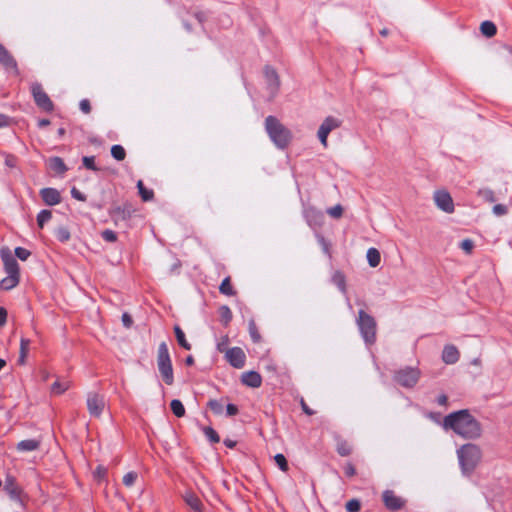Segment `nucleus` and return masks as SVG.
I'll list each match as a JSON object with an SVG mask.
<instances>
[{
    "label": "nucleus",
    "instance_id": "f257e3e1",
    "mask_svg": "<svg viewBox=\"0 0 512 512\" xmlns=\"http://www.w3.org/2000/svg\"><path fill=\"white\" fill-rule=\"evenodd\" d=\"M443 425L445 429H451L465 439H477L482 434L480 423L468 410H460L447 415Z\"/></svg>",
    "mask_w": 512,
    "mask_h": 512
},
{
    "label": "nucleus",
    "instance_id": "f03ea898",
    "mask_svg": "<svg viewBox=\"0 0 512 512\" xmlns=\"http://www.w3.org/2000/svg\"><path fill=\"white\" fill-rule=\"evenodd\" d=\"M0 256L7 273V277L2 279L0 286L4 290H11L19 283V265L8 247L1 248Z\"/></svg>",
    "mask_w": 512,
    "mask_h": 512
},
{
    "label": "nucleus",
    "instance_id": "7ed1b4c3",
    "mask_svg": "<svg viewBox=\"0 0 512 512\" xmlns=\"http://www.w3.org/2000/svg\"><path fill=\"white\" fill-rule=\"evenodd\" d=\"M265 129L277 148L284 149L289 145L292 134L276 117L268 116L265 119Z\"/></svg>",
    "mask_w": 512,
    "mask_h": 512
},
{
    "label": "nucleus",
    "instance_id": "20e7f679",
    "mask_svg": "<svg viewBox=\"0 0 512 512\" xmlns=\"http://www.w3.org/2000/svg\"><path fill=\"white\" fill-rule=\"evenodd\" d=\"M460 467L464 474H470L479 464L482 452L479 446L473 443L462 445L457 450Z\"/></svg>",
    "mask_w": 512,
    "mask_h": 512
},
{
    "label": "nucleus",
    "instance_id": "39448f33",
    "mask_svg": "<svg viewBox=\"0 0 512 512\" xmlns=\"http://www.w3.org/2000/svg\"><path fill=\"white\" fill-rule=\"evenodd\" d=\"M157 365L163 381L167 385H172L174 381L173 368L165 342H162L158 347Z\"/></svg>",
    "mask_w": 512,
    "mask_h": 512
},
{
    "label": "nucleus",
    "instance_id": "423d86ee",
    "mask_svg": "<svg viewBox=\"0 0 512 512\" xmlns=\"http://www.w3.org/2000/svg\"><path fill=\"white\" fill-rule=\"evenodd\" d=\"M357 325L367 344H373L376 340V321L364 310L358 312Z\"/></svg>",
    "mask_w": 512,
    "mask_h": 512
},
{
    "label": "nucleus",
    "instance_id": "0eeeda50",
    "mask_svg": "<svg viewBox=\"0 0 512 512\" xmlns=\"http://www.w3.org/2000/svg\"><path fill=\"white\" fill-rule=\"evenodd\" d=\"M420 375L421 373L417 368L406 367L398 370L394 375V379L399 385L405 388H412L417 384Z\"/></svg>",
    "mask_w": 512,
    "mask_h": 512
},
{
    "label": "nucleus",
    "instance_id": "6e6552de",
    "mask_svg": "<svg viewBox=\"0 0 512 512\" xmlns=\"http://www.w3.org/2000/svg\"><path fill=\"white\" fill-rule=\"evenodd\" d=\"M31 91L36 104L45 111H51L53 109V103L49 96L45 93L42 86L38 83H34L31 86Z\"/></svg>",
    "mask_w": 512,
    "mask_h": 512
},
{
    "label": "nucleus",
    "instance_id": "1a4fd4ad",
    "mask_svg": "<svg viewBox=\"0 0 512 512\" xmlns=\"http://www.w3.org/2000/svg\"><path fill=\"white\" fill-rule=\"evenodd\" d=\"M105 408V399L97 393H89L87 396V409L91 416L100 417Z\"/></svg>",
    "mask_w": 512,
    "mask_h": 512
},
{
    "label": "nucleus",
    "instance_id": "9d476101",
    "mask_svg": "<svg viewBox=\"0 0 512 512\" xmlns=\"http://www.w3.org/2000/svg\"><path fill=\"white\" fill-rule=\"evenodd\" d=\"M434 201L436 206L446 212L452 213L454 211V203L451 195L445 190H438L434 193Z\"/></svg>",
    "mask_w": 512,
    "mask_h": 512
},
{
    "label": "nucleus",
    "instance_id": "9b49d317",
    "mask_svg": "<svg viewBox=\"0 0 512 512\" xmlns=\"http://www.w3.org/2000/svg\"><path fill=\"white\" fill-rule=\"evenodd\" d=\"M225 357L227 361L235 368H242L245 365L246 355L240 347L226 349Z\"/></svg>",
    "mask_w": 512,
    "mask_h": 512
},
{
    "label": "nucleus",
    "instance_id": "f8f14e48",
    "mask_svg": "<svg viewBox=\"0 0 512 512\" xmlns=\"http://www.w3.org/2000/svg\"><path fill=\"white\" fill-rule=\"evenodd\" d=\"M264 76L269 91L271 92L272 95H275L280 86V79L276 70L270 66H266L264 68Z\"/></svg>",
    "mask_w": 512,
    "mask_h": 512
},
{
    "label": "nucleus",
    "instance_id": "ddd939ff",
    "mask_svg": "<svg viewBox=\"0 0 512 512\" xmlns=\"http://www.w3.org/2000/svg\"><path fill=\"white\" fill-rule=\"evenodd\" d=\"M4 491L10 496L13 500H20L21 489L16 483L14 477L8 475L4 482Z\"/></svg>",
    "mask_w": 512,
    "mask_h": 512
},
{
    "label": "nucleus",
    "instance_id": "4468645a",
    "mask_svg": "<svg viewBox=\"0 0 512 512\" xmlns=\"http://www.w3.org/2000/svg\"><path fill=\"white\" fill-rule=\"evenodd\" d=\"M383 501L385 506L390 510H398L404 504L403 500L396 496L391 490H386L383 492Z\"/></svg>",
    "mask_w": 512,
    "mask_h": 512
},
{
    "label": "nucleus",
    "instance_id": "2eb2a0df",
    "mask_svg": "<svg viewBox=\"0 0 512 512\" xmlns=\"http://www.w3.org/2000/svg\"><path fill=\"white\" fill-rule=\"evenodd\" d=\"M40 195L45 204L53 206L61 201V196L58 190L54 188H43L40 190Z\"/></svg>",
    "mask_w": 512,
    "mask_h": 512
},
{
    "label": "nucleus",
    "instance_id": "dca6fc26",
    "mask_svg": "<svg viewBox=\"0 0 512 512\" xmlns=\"http://www.w3.org/2000/svg\"><path fill=\"white\" fill-rule=\"evenodd\" d=\"M0 63L7 70H12L17 73V63L10 52L0 44Z\"/></svg>",
    "mask_w": 512,
    "mask_h": 512
},
{
    "label": "nucleus",
    "instance_id": "f3484780",
    "mask_svg": "<svg viewBox=\"0 0 512 512\" xmlns=\"http://www.w3.org/2000/svg\"><path fill=\"white\" fill-rule=\"evenodd\" d=\"M241 380L243 384L252 388H258L262 383L261 375L255 371L243 373Z\"/></svg>",
    "mask_w": 512,
    "mask_h": 512
},
{
    "label": "nucleus",
    "instance_id": "a211bd4d",
    "mask_svg": "<svg viewBox=\"0 0 512 512\" xmlns=\"http://www.w3.org/2000/svg\"><path fill=\"white\" fill-rule=\"evenodd\" d=\"M40 445L41 439H26L20 441L17 444L16 449L19 452H32L38 450Z\"/></svg>",
    "mask_w": 512,
    "mask_h": 512
},
{
    "label": "nucleus",
    "instance_id": "6ab92c4d",
    "mask_svg": "<svg viewBox=\"0 0 512 512\" xmlns=\"http://www.w3.org/2000/svg\"><path fill=\"white\" fill-rule=\"evenodd\" d=\"M183 499L194 512H203L202 502L194 493L186 492Z\"/></svg>",
    "mask_w": 512,
    "mask_h": 512
},
{
    "label": "nucleus",
    "instance_id": "aec40b11",
    "mask_svg": "<svg viewBox=\"0 0 512 512\" xmlns=\"http://www.w3.org/2000/svg\"><path fill=\"white\" fill-rule=\"evenodd\" d=\"M459 352L454 346H446L442 353V359L447 364H454L458 361Z\"/></svg>",
    "mask_w": 512,
    "mask_h": 512
},
{
    "label": "nucleus",
    "instance_id": "412c9836",
    "mask_svg": "<svg viewBox=\"0 0 512 512\" xmlns=\"http://www.w3.org/2000/svg\"><path fill=\"white\" fill-rule=\"evenodd\" d=\"M340 125L341 121L339 119L332 116H328L327 118H325V120L322 122L319 128L330 133L334 129L340 127Z\"/></svg>",
    "mask_w": 512,
    "mask_h": 512
},
{
    "label": "nucleus",
    "instance_id": "4be33fe9",
    "mask_svg": "<svg viewBox=\"0 0 512 512\" xmlns=\"http://www.w3.org/2000/svg\"><path fill=\"white\" fill-rule=\"evenodd\" d=\"M332 282L339 288V290L343 293H347L346 288V278L345 275L341 271H335L332 276Z\"/></svg>",
    "mask_w": 512,
    "mask_h": 512
},
{
    "label": "nucleus",
    "instance_id": "5701e85b",
    "mask_svg": "<svg viewBox=\"0 0 512 512\" xmlns=\"http://www.w3.org/2000/svg\"><path fill=\"white\" fill-rule=\"evenodd\" d=\"M49 166L50 168L59 174H63L67 171V167L64 163V161L60 157H53L49 160Z\"/></svg>",
    "mask_w": 512,
    "mask_h": 512
},
{
    "label": "nucleus",
    "instance_id": "b1692460",
    "mask_svg": "<svg viewBox=\"0 0 512 512\" xmlns=\"http://www.w3.org/2000/svg\"><path fill=\"white\" fill-rule=\"evenodd\" d=\"M366 257L371 267L375 268L380 264L381 255L376 248H369Z\"/></svg>",
    "mask_w": 512,
    "mask_h": 512
},
{
    "label": "nucleus",
    "instance_id": "393cba45",
    "mask_svg": "<svg viewBox=\"0 0 512 512\" xmlns=\"http://www.w3.org/2000/svg\"><path fill=\"white\" fill-rule=\"evenodd\" d=\"M480 30L481 33L486 37H493L497 32L495 24L491 21L482 22L480 25Z\"/></svg>",
    "mask_w": 512,
    "mask_h": 512
},
{
    "label": "nucleus",
    "instance_id": "a878e982",
    "mask_svg": "<svg viewBox=\"0 0 512 512\" xmlns=\"http://www.w3.org/2000/svg\"><path fill=\"white\" fill-rule=\"evenodd\" d=\"M174 331H175V336H176V339H177V342L178 344L183 347L184 349L186 350H190L191 349V345L188 343V341L186 340L185 338V334L184 332L181 330V328L179 326H175L174 328Z\"/></svg>",
    "mask_w": 512,
    "mask_h": 512
},
{
    "label": "nucleus",
    "instance_id": "bb28decb",
    "mask_svg": "<svg viewBox=\"0 0 512 512\" xmlns=\"http://www.w3.org/2000/svg\"><path fill=\"white\" fill-rule=\"evenodd\" d=\"M70 387L69 381H55L51 387V392L55 395H60L68 390Z\"/></svg>",
    "mask_w": 512,
    "mask_h": 512
},
{
    "label": "nucleus",
    "instance_id": "cd10ccee",
    "mask_svg": "<svg viewBox=\"0 0 512 512\" xmlns=\"http://www.w3.org/2000/svg\"><path fill=\"white\" fill-rule=\"evenodd\" d=\"M171 410L176 417H183L185 415V408L182 402L178 399H174L170 403Z\"/></svg>",
    "mask_w": 512,
    "mask_h": 512
},
{
    "label": "nucleus",
    "instance_id": "c85d7f7f",
    "mask_svg": "<svg viewBox=\"0 0 512 512\" xmlns=\"http://www.w3.org/2000/svg\"><path fill=\"white\" fill-rule=\"evenodd\" d=\"M219 290L222 294L224 295H227V296H232L235 294L233 288H232V285L230 283V278L229 277H226L222 283L220 284V287H219Z\"/></svg>",
    "mask_w": 512,
    "mask_h": 512
},
{
    "label": "nucleus",
    "instance_id": "c756f323",
    "mask_svg": "<svg viewBox=\"0 0 512 512\" xmlns=\"http://www.w3.org/2000/svg\"><path fill=\"white\" fill-rule=\"evenodd\" d=\"M137 188L139 190V194L141 195L144 201H149L153 198V191L146 189L141 180L138 181Z\"/></svg>",
    "mask_w": 512,
    "mask_h": 512
},
{
    "label": "nucleus",
    "instance_id": "7c9ffc66",
    "mask_svg": "<svg viewBox=\"0 0 512 512\" xmlns=\"http://www.w3.org/2000/svg\"><path fill=\"white\" fill-rule=\"evenodd\" d=\"M111 155L118 161L124 160L126 156L125 149L121 145H113L111 148Z\"/></svg>",
    "mask_w": 512,
    "mask_h": 512
},
{
    "label": "nucleus",
    "instance_id": "2f4dec72",
    "mask_svg": "<svg viewBox=\"0 0 512 512\" xmlns=\"http://www.w3.org/2000/svg\"><path fill=\"white\" fill-rule=\"evenodd\" d=\"M52 217L50 210H41L37 215V223L40 228H43L44 224L48 222Z\"/></svg>",
    "mask_w": 512,
    "mask_h": 512
},
{
    "label": "nucleus",
    "instance_id": "473e14b6",
    "mask_svg": "<svg viewBox=\"0 0 512 512\" xmlns=\"http://www.w3.org/2000/svg\"><path fill=\"white\" fill-rule=\"evenodd\" d=\"M221 321L227 325L232 319V312L228 306H222L219 310Z\"/></svg>",
    "mask_w": 512,
    "mask_h": 512
},
{
    "label": "nucleus",
    "instance_id": "72a5a7b5",
    "mask_svg": "<svg viewBox=\"0 0 512 512\" xmlns=\"http://www.w3.org/2000/svg\"><path fill=\"white\" fill-rule=\"evenodd\" d=\"M55 235L61 242H66L70 239V232L66 227H58L55 231Z\"/></svg>",
    "mask_w": 512,
    "mask_h": 512
},
{
    "label": "nucleus",
    "instance_id": "f704fd0d",
    "mask_svg": "<svg viewBox=\"0 0 512 512\" xmlns=\"http://www.w3.org/2000/svg\"><path fill=\"white\" fill-rule=\"evenodd\" d=\"M337 452L341 455V456H348L349 454H351L352 452V448L350 446V444L346 441H340L338 444H337Z\"/></svg>",
    "mask_w": 512,
    "mask_h": 512
},
{
    "label": "nucleus",
    "instance_id": "c9c22d12",
    "mask_svg": "<svg viewBox=\"0 0 512 512\" xmlns=\"http://www.w3.org/2000/svg\"><path fill=\"white\" fill-rule=\"evenodd\" d=\"M205 436L212 442V443H218L220 441V438L217 434V432L211 428V427H205L203 429Z\"/></svg>",
    "mask_w": 512,
    "mask_h": 512
},
{
    "label": "nucleus",
    "instance_id": "e433bc0d",
    "mask_svg": "<svg viewBox=\"0 0 512 512\" xmlns=\"http://www.w3.org/2000/svg\"><path fill=\"white\" fill-rule=\"evenodd\" d=\"M138 475L136 472H128L127 474L124 475L123 477V484L127 487H131L134 485L136 479H137Z\"/></svg>",
    "mask_w": 512,
    "mask_h": 512
},
{
    "label": "nucleus",
    "instance_id": "4c0bfd02",
    "mask_svg": "<svg viewBox=\"0 0 512 512\" xmlns=\"http://www.w3.org/2000/svg\"><path fill=\"white\" fill-rule=\"evenodd\" d=\"M248 329H249V333H250L252 340L254 342H258L260 340V334L257 330L254 320L249 321Z\"/></svg>",
    "mask_w": 512,
    "mask_h": 512
},
{
    "label": "nucleus",
    "instance_id": "58836bf2",
    "mask_svg": "<svg viewBox=\"0 0 512 512\" xmlns=\"http://www.w3.org/2000/svg\"><path fill=\"white\" fill-rule=\"evenodd\" d=\"M274 460L276 462V464L278 465V467L282 470V471H287L288 470V463H287V460L285 458V456L283 454H276L275 457H274Z\"/></svg>",
    "mask_w": 512,
    "mask_h": 512
},
{
    "label": "nucleus",
    "instance_id": "ea45409f",
    "mask_svg": "<svg viewBox=\"0 0 512 512\" xmlns=\"http://www.w3.org/2000/svg\"><path fill=\"white\" fill-rule=\"evenodd\" d=\"M361 504L357 499H351L346 503L347 512H359Z\"/></svg>",
    "mask_w": 512,
    "mask_h": 512
},
{
    "label": "nucleus",
    "instance_id": "a19ab883",
    "mask_svg": "<svg viewBox=\"0 0 512 512\" xmlns=\"http://www.w3.org/2000/svg\"><path fill=\"white\" fill-rule=\"evenodd\" d=\"M208 406L215 414H221L223 412V405L218 400H210Z\"/></svg>",
    "mask_w": 512,
    "mask_h": 512
},
{
    "label": "nucleus",
    "instance_id": "79ce46f5",
    "mask_svg": "<svg viewBox=\"0 0 512 512\" xmlns=\"http://www.w3.org/2000/svg\"><path fill=\"white\" fill-rule=\"evenodd\" d=\"M327 213L333 218H340L343 214L341 205H335L327 210Z\"/></svg>",
    "mask_w": 512,
    "mask_h": 512
},
{
    "label": "nucleus",
    "instance_id": "37998d69",
    "mask_svg": "<svg viewBox=\"0 0 512 512\" xmlns=\"http://www.w3.org/2000/svg\"><path fill=\"white\" fill-rule=\"evenodd\" d=\"M30 251H28L27 249L25 248H22V247H17L15 249V255L22 261H25L28 259V257L30 256Z\"/></svg>",
    "mask_w": 512,
    "mask_h": 512
},
{
    "label": "nucleus",
    "instance_id": "c03bdc74",
    "mask_svg": "<svg viewBox=\"0 0 512 512\" xmlns=\"http://www.w3.org/2000/svg\"><path fill=\"white\" fill-rule=\"evenodd\" d=\"M474 243L470 239H465L460 243V248L465 251L467 254H470L473 250Z\"/></svg>",
    "mask_w": 512,
    "mask_h": 512
},
{
    "label": "nucleus",
    "instance_id": "a18cd8bd",
    "mask_svg": "<svg viewBox=\"0 0 512 512\" xmlns=\"http://www.w3.org/2000/svg\"><path fill=\"white\" fill-rule=\"evenodd\" d=\"M102 237L107 242H115L117 240L116 233L114 231H112V230H109V229L104 230L102 232Z\"/></svg>",
    "mask_w": 512,
    "mask_h": 512
},
{
    "label": "nucleus",
    "instance_id": "49530a36",
    "mask_svg": "<svg viewBox=\"0 0 512 512\" xmlns=\"http://www.w3.org/2000/svg\"><path fill=\"white\" fill-rule=\"evenodd\" d=\"M83 165L90 170H97L95 164H94V157L93 156H85L82 159Z\"/></svg>",
    "mask_w": 512,
    "mask_h": 512
},
{
    "label": "nucleus",
    "instance_id": "de8ad7c7",
    "mask_svg": "<svg viewBox=\"0 0 512 512\" xmlns=\"http://www.w3.org/2000/svg\"><path fill=\"white\" fill-rule=\"evenodd\" d=\"M30 340L22 338L20 341V354L27 355L29 350Z\"/></svg>",
    "mask_w": 512,
    "mask_h": 512
},
{
    "label": "nucleus",
    "instance_id": "09e8293b",
    "mask_svg": "<svg viewBox=\"0 0 512 512\" xmlns=\"http://www.w3.org/2000/svg\"><path fill=\"white\" fill-rule=\"evenodd\" d=\"M493 213L497 216H502V215H505L507 213V208L505 205H502V204H496L494 207H493Z\"/></svg>",
    "mask_w": 512,
    "mask_h": 512
},
{
    "label": "nucleus",
    "instance_id": "8fccbe9b",
    "mask_svg": "<svg viewBox=\"0 0 512 512\" xmlns=\"http://www.w3.org/2000/svg\"><path fill=\"white\" fill-rule=\"evenodd\" d=\"M317 135H318V138H319L321 144L324 147H327V138H328L329 133L319 128Z\"/></svg>",
    "mask_w": 512,
    "mask_h": 512
},
{
    "label": "nucleus",
    "instance_id": "3c124183",
    "mask_svg": "<svg viewBox=\"0 0 512 512\" xmlns=\"http://www.w3.org/2000/svg\"><path fill=\"white\" fill-rule=\"evenodd\" d=\"M106 473H107L106 468L100 465V466H98V467L95 469V471H94V477L100 480V479H102V478H104V477H105Z\"/></svg>",
    "mask_w": 512,
    "mask_h": 512
},
{
    "label": "nucleus",
    "instance_id": "603ef678",
    "mask_svg": "<svg viewBox=\"0 0 512 512\" xmlns=\"http://www.w3.org/2000/svg\"><path fill=\"white\" fill-rule=\"evenodd\" d=\"M71 195L73 198L79 200V201H85L86 200V196L81 193L77 188L73 187L71 189Z\"/></svg>",
    "mask_w": 512,
    "mask_h": 512
},
{
    "label": "nucleus",
    "instance_id": "864d4df0",
    "mask_svg": "<svg viewBox=\"0 0 512 512\" xmlns=\"http://www.w3.org/2000/svg\"><path fill=\"white\" fill-rule=\"evenodd\" d=\"M80 109L82 112H84L85 114H88L90 113L91 111V106H90V103L88 100L84 99V100H81L80 102Z\"/></svg>",
    "mask_w": 512,
    "mask_h": 512
},
{
    "label": "nucleus",
    "instance_id": "5fc2aeb1",
    "mask_svg": "<svg viewBox=\"0 0 512 512\" xmlns=\"http://www.w3.org/2000/svg\"><path fill=\"white\" fill-rule=\"evenodd\" d=\"M344 470L345 474L349 477L354 476L356 473L355 467L351 463L346 464Z\"/></svg>",
    "mask_w": 512,
    "mask_h": 512
},
{
    "label": "nucleus",
    "instance_id": "6e6d98bb",
    "mask_svg": "<svg viewBox=\"0 0 512 512\" xmlns=\"http://www.w3.org/2000/svg\"><path fill=\"white\" fill-rule=\"evenodd\" d=\"M226 411L229 416H234L238 413V408L234 404H228Z\"/></svg>",
    "mask_w": 512,
    "mask_h": 512
},
{
    "label": "nucleus",
    "instance_id": "4d7b16f0",
    "mask_svg": "<svg viewBox=\"0 0 512 512\" xmlns=\"http://www.w3.org/2000/svg\"><path fill=\"white\" fill-rule=\"evenodd\" d=\"M122 322H123L125 327L129 328L132 325V318L130 317L129 314L124 313L122 315Z\"/></svg>",
    "mask_w": 512,
    "mask_h": 512
},
{
    "label": "nucleus",
    "instance_id": "13d9d810",
    "mask_svg": "<svg viewBox=\"0 0 512 512\" xmlns=\"http://www.w3.org/2000/svg\"><path fill=\"white\" fill-rule=\"evenodd\" d=\"M7 319V311L0 307V327H2L6 323Z\"/></svg>",
    "mask_w": 512,
    "mask_h": 512
},
{
    "label": "nucleus",
    "instance_id": "bf43d9fd",
    "mask_svg": "<svg viewBox=\"0 0 512 512\" xmlns=\"http://www.w3.org/2000/svg\"><path fill=\"white\" fill-rule=\"evenodd\" d=\"M9 125V117L0 113V128L6 127Z\"/></svg>",
    "mask_w": 512,
    "mask_h": 512
},
{
    "label": "nucleus",
    "instance_id": "052dcab7",
    "mask_svg": "<svg viewBox=\"0 0 512 512\" xmlns=\"http://www.w3.org/2000/svg\"><path fill=\"white\" fill-rule=\"evenodd\" d=\"M301 407L303 409V411L307 414V415H312L314 414V412L307 406V404L305 403V401L302 399L301 400Z\"/></svg>",
    "mask_w": 512,
    "mask_h": 512
},
{
    "label": "nucleus",
    "instance_id": "680f3d73",
    "mask_svg": "<svg viewBox=\"0 0 512 512\" xmlns=\"http://www.w3.org/2000/svg\"><path fill=\"white\" fill-rule=\"evenodd\" d=\"M227 343H228V338L225 337L222 342L218 343V346H217L218 350L220 352L226 351L225 347H226Z\"/></svg>",
    "mask_w": 512,
    "mask_h": 512
},
{
    "label": "nucleus",
    "instance_id": "e2e57ef3",
    "mask_svg": "<svg viewBox=\"0 0 512 512\" xmlns=\"http://www.w3.org/2000/svg\"><path fill=\"white\" fill-rule=\"evenodd\" d=\"M447 401H448V398H447V396H446V395H440V396L438 397V403H439V405H446Z\"/></svg>",
    "mask_w": 512,
    "mask_h": 512
},
{
    "label": "nucleus",
    "instance_id": "0e129e2a",
    "mask_svg": "<svg viewBox=\"0 0 512 512\" xmlns=\"http://www.w3.org/2000/svg\"><path fill=\"white\" fill-rule=\"evenodd\" d=\"M224 444L229 448H233L236 445V442L230 439H226Z\"/></svg>",
    "mask_w": 512,
    "mask_h": 512
},
{
    "label": "nucleus",
    "instance_id": "69168bd1",
    "mask_svg": "<svg viewBox=\"0 0 512 512\" xmlns=\"http://www.w3.org/2000/svg\"><path fill=\"white\" fill-rule=\"evenodd\" d=\"M50 124V121L48 119H41L38 122L39 127H45Z\"/></svg>",
    "mask_w": 512,
    "mask_h": 512
},
{
    "label": "nucleus",
    "instance_id": "338daca9",
    "mask_svg": "<svg viewBox=\"0 0 512 512\" xmlns=\"http://www.w3.org/2000/svg\"><path fill=\"white\" fill-rule=\"evenodd\" d=\"M185 364L191 366L194 364V358L190 355L185 359Z\"/></svg>",
    "mask_w": 512,
    "mask_h": 512
},
{
    "label": "nucleus",
    "instance_id": "774afa93",
    "mask_svg": "<svg viewBox=\"0 0 512 512\" xmlns=\"http://www.w3.org/2000/svg\"><path fill=\"white\" fill-rule=\"evenodd\" d=\"M26 357H27V355L19 354L18 363L23 365L26 361Z\"/></svg>",
    "mask_w": 512,
    "mask_h": 512
}]
</instances>
